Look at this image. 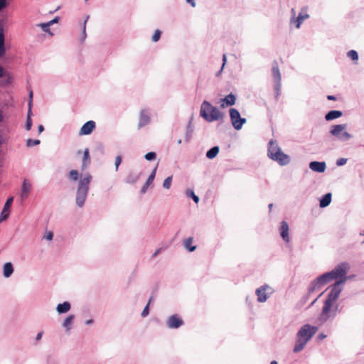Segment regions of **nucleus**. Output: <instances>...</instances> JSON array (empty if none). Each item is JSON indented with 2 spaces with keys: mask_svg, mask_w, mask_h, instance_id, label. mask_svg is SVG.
<instances>
[{
  "mask_svg": "<svg viewBox=\"0 0 364 364\" xmlns=\"http://www.w3.org/2000/svg\"><path fill=\"white\" fill-rule=\"evenodd\" d=\"M89 18V16H87L83 23L82 25V41H84L86 38L87 34H86V23Z\"/></svg>",
  "mask_w": 364,
  "mask_h": 364,
  "instance_id": "nucleus-42",
  "label": "nucleus"
},
{
  "mask_svg": "<svg viewBox=\"0 0 364 364\" xmlns=\"http://www.w3.org/2000/svg\"><path fill=\"white\" fill-rule=\"evenodd\" d=\"M273 292L274 290L270 286L264 284L256 289L255 294L257 296V301L263 303L268 299Z\"/></svg>",
  "mask_w": 364,
  "mask_h": 364,
  "instance_id": "nucleus-9",
  "label": "nucleus"
},
{
  "mask_svg": "<svg viewBox=\"0 0 364 364\" xmlns=\"http://www.w3.org/2000/svg\"><path fill=\"white\" fill-rule=\"evenodd\" d=\"M313 292H309V287L308 288V291L307 293L304 295L302 296V298L300 300V304L301 306L304 305L309 299V297H310V295L312 294Z\"/></svg>",
  "mask_w": 364,
  "mask_h": 364,
  "instance_id": "nucleus-37",
  "label": "nucleus"
},
{
  "mask_svg": "<svg viewBox=\"0 0 364 364\" xmlns=\"http://www.w3.org/2000/svg\"><path fill=\"white\" fill-rule=\"evenodd\" d=\"M28 102H31V104L33 105V91L31 90L29 92V100Z\"/></svg>",
  "mask_w": 364,
  "mask_h": 364,
  "instance_id": "nucleus-56",
  "label": "nucleus"
},
{
  "mask_svg": "<svg viewBox=\"0 0 364 364\" xmlns=\"http://www.w3.org/2000/svg\"><path fill=\"white\" fill-rule=\"evenodd\" d=\"M149 304H148L143 309L141 315L142 317H146L149 315Z\"/></svg>",
  "mask_w": 364,
  "mask_h": 364,
  "instance_id": "nucleus-48",
  "label": "nucleus"
},
{
  "mask_svg": "<svg viewBox=\"0 0 364 364\" xmlns=\"http://www.w3.org/2000/svg\"><path fill=\"white\" fill-rule=\"evenodd\" d=\"M14 269L11 262H6L3 266V275L6 278L10 277L14 273Z\"/></svg>",
  "mask_w": 364,
  "mask_h": 364,
  "instance_id": "nucleus-25",
  "label": "nucleus"
},
{
  "mask_svg": "<svg viewBox=\"0 0 364 364\" xmlns=\"http://www.w3.org/2000/svg\"><path fill=\"white\" fill-rule=\"evenodd\" d=\"M346 124L333 125L330 134L341 141H347L352 138V135L346 132Z\"/></svg>",
  "mask_w": 364,
  "mask_h": 364,
  "instance_id": "nucleus-5",
  "label": "nucleus"
},
{
  "mask_svg": "<svg viewBox=\"0 0 364 364\" xmlns=\"http://www.w3.org/2000/svg\"><path fill=\"white\" fill-rule=\"evenodd\" d=\"M71 309V304L68 301H64L56 306V311L59 314H65Z\"/></svg>",
  "mask_w": 364,
  "mask_h": 364,
  "instance_id": "nucleus-23",
  "label": "nucleus"
},
{
  "mask_svg": "<svg viewBox=\"0 0 364 364\" xmlns=\"http://www.w3.org/2000/svg\"><path fill=\"white\" fill-rule=\"evenodd\" d=\"M161 250L160 249H158L157 250H156V252L153 254V257H155L158 255V254L160 252Z\"/></svg>",
  "mask_w": 364,
  "mask_h": 364,
  "instance_id": "nucleus-62",
  "label": "nucleus"
},
{
  "mask_svg": "<svg viewBox=\"0 0 364 364\" xmlns=\"http://www.w3.org/2000/svg\"><path fill=\"white\" fill-rule=\"evenodd\" d=\"M184 324V321L178 314H173L166 320V326L170 329H176Z\"/></svg>",
  "mask_w": 364,
  "mask_h": 364,
  "instance_id": "nucleus-10",
  "label": "nucleus"
},
{
  "mask_svg": "<svg viewBox=\"0 0 364 364\" xmlns=\"http://www.w3.org/2000/svg\"><path fill=\"white\" fill-rule=\"evenodd\" d=\"M90 155H89V150L88 149H86L84 151L83 154V163L82 166H85V161L89 159Z\"/></svg>",
  "mask_w": 364,
  "mask_h": 364,
  "instance_id": "nucleus-45",
  "label": "nucleus"
},
{
  "mask_svg": "<svg viewBox=\"0 0 364 364\" xmlns=\"http://www.w3.org/2000/svg\"><path fill=\"white\" fill-rule=\"evenodd\" d=\"M46 240L50 241L53 238V233L51 231H47L43 237Z\"/></svg>",
  "mask_w": 364,
  "mask_h": 364,
  "instance_id": "nucleus-44",
  "label": "nucleus"
},
{
  "mask_svg": "<svg viewBox=\"0 0 364 364\" xmlns=\"http://www.w3.org/2000/svg\"><path fill=\"white\" fill-rule=\"evenodd\" d=\"M92 179V175L89 173H86L78 181L75 196V203L79 208H82L85 205Z\"/></svg>",
  "mask_w": 364,
  "mask_h": 364,
  "instance_id": "nucleus-3",
  "label": "nucleus"
},
{
  "mask_svg": "<svg viewBox=\"0 0 364 364\" xmlns=\"http://www.w3.org/2000/svg\"><path fill=\"white\" fill-rule=\"evenodd\" d=\"M32 185L31 182L27 180L24 179L22 183L21 193H20V197L22 200L28 198L30 192L31 191Z\"/></svg>",
  "mask_w": 364,
  "mask_h": 364,
  "instance_id": "nucleus-15",
  "label": "nucleus"
},
{
  "mask_svg": "<svg viewBox=\"0 0 364 364\" xmlns=\"http://www.w3.org/2000/svg\"><path fill=\"white\" fill-rule=\"evenodd\" d=\"M347 161H348V159L346 158H340V159H337L336 164L338 166H342L346 164Z\"/></svg>",
  "mask_w": 364,
  "mask_h": 364,
  "instance_id": "nucleus-43",
  "label": "nucleus"
},
{
  "mask_svg": "<svg viewBox=\"0 0 364 364\" xmlns=\"http://www.w3.org/2000/svg\"><path fill=\"white\" fill-rule=\"evenodd\" d=\"M219 151H220L219 146H215L210 148L206 152V157L209 159H213L218 154Z\"/></svg>",
  "mask_w": 364,
  "mask_h": 364,
  "instance_id": "nucleus-30",
  "label": "nucleus"
},
{
  "mask_svg": "<svg viewBox=\"0 0 364 364\" xmlns=\"http://www.w3.org/2000/svg\"><path fill=\"white\" fill-rule=\"evenodd\" d=\"M96 127V124L94 121L90 120L85 122L81 129H80L79 134L80 135H88L90 134L92 131L95 129Z\"/></svg>",
  "mask_w": 364,
  "mask_h": 364,
  "instance_id": "nucleus-17",
  "label": "nucleus"
},
{
  "mask_svg": "<svg viewBox=\"0 0 364 364\" xmlns=\"http://www.w3.org/2000/svg\"><path fill=\"white\" fill-rule=\"evenodd\" d=\"M6 53L5 47V34L4 29L1 24H0V58H2Z\"/></svg>",
  "mask_w": 364,
  "mask_h": 364,
  "instance_id": "nucleus-22",
  "label": "nucleus"
},
{
  "mask_svg": "<svg viewBox=\"0 0 364 364\" xmlns=\"http://www.w3.org/2000/svg\"><path fill=\"white\" fill-rule=\"evenodd\" d=\"M43 333V331L38 332L37 333V335H36V341H40L41 339V338H42Z\"/></svg>",
  "mask_w": 364,
  "mask_h": 364,
  "instance_id": "nucleus-53",
  "label": "nucleus"
},
{
  "mask_svg": "<svg viewBox=\"0 0 364 364\" xmlns=\"http://www.w3.org/2000/svg\"><path fill=\"white\" fill-rule=\"evenodd\" d=\"M271 160L277 162L279 166H284L289 164L291 161L290 156L284 154L282 150L279 152L274 153Z\"/></svg>",
  "mask_w": 364,
  "mask_h": 364,
  "instance_id": "nucleus-11",
  "label": "nucleus"
},
{
  "mask_svg": "<svg viewBox=\"0 0 364 364\" xmlns=\"http://www.w3.org/2000/svg\"><path fill=\"white\" fill-rule=\"evenodd\" d=\"M171 182H172V176L167 177L163 183V187L166 189H169L171 187Z\"/></svg>",
  "mask_w": 364,
  "mask_h": 364,
  "instance_id": "nucleus-40",
  "label": "nucleus"
},
{
  "mask_svg": "<svg viewBox=\"0 0 364 364\" xmlns=\"http://www.w3.org/2000/svg\"><path fill=\"white\" fill-rule=\"evenodd\" d=\"M38 132L41 133L44 131V127L42 124H41L38 126Z\"/></svg>",
  "mask_w": 364,
  "mask_h": 364,
  "instance_id": "nucleus-57",
  "label": "nucleus"
},
{
  "mask_svg": "<svg viewBox=\"0 0 364 364\" xmlns=\"http://www.w3.org/2000/svg\"><path fill=\"white\" fill-rule=\"evenodd\" d=\"M231 123L236 130L242 129L244 124L247 120L245 118H242L239 111L235 108H230L229 110Z\"/></svg>",
  "mask_w": 364,
  "mask_h": 364,
  "instance_id": "nucleus-8",
  "label": "nucleus"
},
{
  "mask_svg": "<svg viewBox=\"0 0 364 364\" xmlns=\"http://www.w3.org/2000/svg\"><path fill=\"white\" fill-rule=\"evenodd\" d=\"M326 337V335H325L324 333H320L318 336V338L320 340L324 339Z\"/></svg>",
  "mask_w": 364,
  "mask_h": 364,
  "instance_id": "nucleus-58",
  "label": "nucleus"
},
{
  "mask_svg": "<svg viewBox=\"0 0 364 364\" xmlns=\"http://www.w3.org/2000/svg\"><path fill=\"white\" fill-rule=\"evenodd\" d=\"M332 280L333 279L330 272L320 275L311 282L309 285V292H314Z\"/></svg>",
  "mask_w": 364,
  "mask_h": 364,
  "instance_id": "nucleus-6",
  "label": "nucleus"
},
{
  "mask_svg": "<svg viewBox=\"0 0 364 364\" xmlns=\"http://www.w3.org/2000/svg\"><path fill=\"white\" fill-rule=\"evenodd\" d=\"M347 56L353 60H358V52L355 50H350L347 53Z\"/></svg>",
  "mask_w": 364,
  "mask_h": 364,
  "instance_id": "nucleus-36",
  "label": "nucleus"
},
{
  "mask_svg": "<svg viewBox=\"0 0 364 364\" xmlns=\"http://www.w3.org/2000/svg\"><path fill=\"white\" fill-rule=\"evenodd\" d=\"M94 321L92 319H88L85 321V324L86 325H90L92 323H93Z\"/></svg>",
  "mask_w": 364,
  "mask_h": 364,
  "instance_id": "nucleus-59",
  "label": "nucleus"
},
{
  "mask_svg": "<svg viewBox=\"0 0 364 364\" xmlns=\"http://www.w3.org/2000/svg\"><path fill=\"white\" fill-rule=\"evenodd\" d=\"M193 132H194V125L192 122V119H191L186 126V134H185V140L186 142H189V141L191 139V138L193 136Z\"/></svg>",
  "mask_w": 364,
  "mask_h": 364,
  "instance_id": "nucleus-24",
  "label": "nucleus"
},
{
  "mask_svg": "<svg viewBox=\"0 0 364 364\" xmlns=\"http://www.w3.org/2000/svg\"><path fill=\"white\" fill-rule=\"evenodd\" d=\"M342 115L343 112L340 110H331L325 115V119L326 121H331L339 118Z\"/></svg>",
  "mask_w": 364,
  "mask_h": 364,
  "instance_id": "nucleus-26",
  "label": "nucleus"
},
{
  "mask_svg": "<svg viewBox=\"0 0 364 364\" xmlns=\"http://www.w3.org/2000/svg\"><path fill=\"white\" fill-rule=\"evenodd\" d=\"M200 115L208 122L223 119L224 117V114L207 100H204L201 104Z\"/></svg>",
  "mask_w": 364,
  "mask_h": 364,
  "instance_id": "nucleus-4",
  "label": "nucleus"
},
{
  "mask_svg": "<svg viewBox=\"0 0 364 364\" xmlns=\"http://www.w3.org/2000/svg\"><path fill=\"white\" fill-rule=\"evenodd\" d=\"M28 113H27L26 119H29V118L31 119V117L33 115L31 102H28Z\"/></svg>",
  "mask_w": 364,
  "mask_h": 364,
  "instance_id": "nucleus-46",
  "label": "nucleus"
},
{
  "mask_svg": "<svg viewBox=\"0 0 364 364\" xmlns=\"http://www.w3.org/2000/svg\"><path fill=\"white\" fill-rule=\"evenodd\" d=\"M279 230L283 240L287 243L289 242L290 241V237L289 235V225L286 221L283 220L280 223V227Z\"/></svg>",
  "mask_w": 364,
  "mask_h": 364,
  "instance_id": "nucleus-16",
  "label": "nucleus"
},
{
  "mask_svg": "<svg viewBox=\"0 0 364 364\" xmlns=\"http://www.w3.org/2000/svg\"><path fill=\"white\" fill-rule=\"evenodd\" d=\"M151 122L149 112L146 109H141L139 114V129L145 127Z\"/></svg>",
  "mask_w": 364,
  "mask_h": 364,
  "instance_id": "nucleus-13",
  "label": "nucleus"
},
{
  "mask_svg": "<svg viewBox=\"0 0 364 364\" xmlns=\"http://www.w3.org/2000/svg\"><path fill=\"white\" fill-rule=\"evenodd\" d=\"M309 168L316 173H323L326 169V164L325 161H314L310 162Z\"/></svg>",
  "mask_w": 364,
  "mask_h": 364,
  "instance_id": "nucleus-19",
  "label": "nucleus"
},
{
  "mask_svg": "<svg viewBox=\"0 0 364 364\" xmlns=\"http://www.w3.org/2000/svg\"><path fill=\"white\" fill-rule=\"evenodd\" d=\"M317 331V326L310 324L303 325L296 333L293 352L296 353L301 351Z\"/></svg>",
  "mask_w": 364,
  "mask_h": 364,
  "instance_id": "nucleus-2",
  "label": "nucleus"
},
{
  "mask_svg": "<svg viewBox=\"0 0 364 364\" xmlns=\"http://www.w3.org/2000/svg\"><path fill=\"white\" fill-rule=\"evenodd\" d=\"M220 102L221 108L232 106L236 102V95L232 93H230L226 95L224 98L220 99Z\"/></svg>",
  "mask_w": 364,
  "mask_h": 364,
  "instance_id": "nucleus-18",
  "label": "nucleus"
},
{
  "mask_svg": "<svg viewBox=\"0 0 364 364\" xmlns=\"http://www.w3.org/2000/svg\"><path fill=\"white\" fill-rule=\"evenodd\" d=\"M41 141L39 139H28L26 140V146L28 147H31L33 146H36L40 144Z\"/></svg>",
  "mask_w": 364,
  "mask_h": 364,
  "instance_id": "nucleus-38",
  "label": "nucleus"
},
{
  "mask_svg": "<svg viewBox=\"0 0 364 364\" xmlns=\"http://www.w3.org/2000/svg\"><path fill=\"white\" fill-rule=\"evenodd\" d=\"M31 127H32V119L29 118V119H26V129L27 131H29L31 129Z\"/></svg>",
  "mask_w": 364,
  "mask_h": 364,
  "instance_id": "nucleus-50",
  "label": "nucleus"
},
{
  "mask_svg": "<svg viewBox=\"0 0 364 364\" xmlns=\"http://www.w3.org/2000/svg\"><path fill=\"white\" fill-rule=\"evenodd\" d=\"M161 35V31L159 29H156L155 31L154 35L152 36V38H151L152 41L157 42L160 39Z\"/></svg>",
  "mask_w": 364,
  "mask_h": 364,
  "instance_id": "nucleus-41",
  "label": "nucleus"
},
{
  "mask_svg": "<svg viewBox=\"0 0 364 364\" xmlns=\"http://www.w3.org/2000/svg\"><path fill=\"white\" fill-rule=\"evenodd\" d=\"M75 319V315L70 314L68 316L63 322V326L66 331H70L72 328V323Z\"/></svg>",
  "mask_w": 364,
  "mask_h": 364,
  "instance_id": "nucleus-29",
  "label": "nucleus"
},
{
  "mask_svg": "<svg viewBox=\"0 0 364 364\" xmlns=\"http://www.w3.org/2000/svg\"><path fill=\"white\" fill-rule=\"evenodd\" d=\"M291 13H292V16L291 18L290 23L291 24L296 23V28H299L301 25V23H302V22L305 19H307L309 17V14H303L302 12H300L298 16L296 18L295 17L296 12H295V10L294 9H291Z\"/></svg>",
  "mask_w": 364,
  "mask_h": 364,
  "instance_id": "nucleus-12",
  "label": "nucleus"
},
{
  "mask_svg": "<svg viewBox=\"0 0 364 364\" xmlns=\"http://www.w3.org/2000/svg\"><path fill=\"white\" fill-rule=\"evenodd\" d=\"M9 5L7 0H0V11L5 9Z\"/></svg>",
  "mask_w": 364,
  "mask_h": 364,
  "instance_id": "nucleus-49",
  "label": "nucleus"
},
{
  "mask_svg": "<svg viewBox=\"0 0 364 364\" xmlns=\"http://www.w3.org/2000/svg\"><path fill=\"white\" fill-rule=\"evenodd\" d=\"M68 177L71 181H77L79 178V172L77 170H71L68 173Z\"/></svg>",
  "mask_w": 364,
  "mask_h": 364,
  "instance_id": "nucleus-35",
  "label": "nucleus"
},
{
  "mask_svg": "<svg viewBox=\"0 0 364 364\" xmlns=\"http://www.w3.org/2000/svg\"><path fill=\"white\" fill-rule=\"evenodd\" d=\"M37 26L38 27H40L41 28V29L45 32V33H48V34H50V36H53V33L50 31V24L48 23V22H46V23H38L37 24Z\"/></svg>",
  "mask_w": 364,
  "mask_h": 364,
  "instance_id": "nucleus-33",
  "label": "nucleus"
},
{
  "mask_svg": "<svg viewBox=\"0 0 364 364\" xmlns=\"http://www.w3.org/2000/svg\"><path fill=\"white\" fill-rule=\"evenodd\" d=\"M186 196L188 198H192L196 203L199 202V197L196 196L192 189H187L186 191Z\"/></svg>",
  "mask_w": 364,
  "mask_h": 364,
  "instance_id": "nucleus-32",
  "label": "nucleus"
},
{
  "mask_svg": "<svg viewBox=\"0 0 364 364\" xmlns=\"http://www.w3.org/2000/svg\"><path fill=\"white\" fill-rule=\"evenodd\" d=\"M350 267L349 263L343 262L336 265L333 269L330 271L333 279H335L336 282L329 287L330 291L323 302L321 310V316L323 321H326L329 317L330 309L333 304L338 299L343 290V286L348 279L346 274Z\"/></svg>",
  "mask_w": 364,
  "mask_h": 364,
  "instance_id": "nucleus-1",
  "label": "nucleus"
},
{
  "mask_svg": "<svg viewBox=\"0 0 364 364\" xmlns=\"http://www.w3.org/2000/svg\"><path fill=\"white\" fill-rule=\"evenodd\" d=\"M321 294H320L318 295V296H317L316 299H314L311 302V304H309V307H311V306H313V305L316 302L317 299H318V297H319V296H321Z\"/></svg>",
  "mask_w": 364,
  "mask_h": 364,
  "instance_id": "nucleus-55",
  "label": "nucleus"
},
{
  "mask_svg": "<svg viewBox=\"0 0 364 364\" xmlns=\"http://www.w3.org/2000/svg\"><path fill=\"white\" fill-rule=\"evenodd\" d=\"M272 73L274 80V89L275 92V98L277 100L279 98V96L280 95V91L282 87V77L277 62H274L272 65Z\"/></svg>",
  "mask_w": 364,
  "mask_h": 364,
  "instance_id": "nucleus-7",
  "label": "nucleus"
},
{
  "mask_svg": "<svg viewBox=\"0 0 364 364\" xmlns=\"http://www.w3.org/2000/svg\"><path fill=\"white\" fill-rule=\"evenodd\" d=\"M183 246L190 252L196 250V246L193 245V238L192 237H189L183 241Z\"/></svg>",
  "mask_w": 364,
  "mask_h": 364,
  "instance_id": "nucleus-28",
  "label": "nucleus"
},
{
  "mask_svg": "<svg viewBox=\"0 0 364 364\" xmlns=\"http://www.w3.org/2000/svg\"><path fill=\"white\" fill-rule=\"evenodd\" d=\"M186 1L192 7H196V4L195 0H186Z\"/></svg>",
  "mask_w": 364,
  "mask_h": 364,
  "instance_id": "nucleus-52",
  "label": "nucleus"
},
{
  "mask_svg": "<svg viewBox=\"0 0 364 364\" xmlns=\"http://www.w3.org/2000/svg\"><path fill=\"white\" fill-rule=\"evenodd\" d=\"M158 164L156 166V167L152 170L151 173L149 176L146 183L144 184L142 188H141V193L144 194L146 192L148 187L153 183L155 176L157 170Z\"/></svg>",
  "mask_w": 364,
  "mask_h": 364,
  "instance_id": "nucleus-21",
  "label": "nucleus"
},
{
  "mask_svg": "<svg viewBox=\"0 0 364 364\" xmlns=\"http://www.w3.org/2000/svg\"><path fill=\"white\" fill-rule=\"evenodd\" d=\"M46 364H59V359L55 355H49L46 358Z\"/></svg>",
  "mask_w": 364,
  "mask_h": 364,
  "instance_id": "nucleus-34",
  "label": "nucleus"
},
{
  "mask_svg": "<svg viewBox=\"0 0 364 364\" xmlns=\"http://www.w3.org/2000/svg\"><path fill=\"white\" fill-rule=\"evenodd\" d=\"M5 142L3 136L0 134V146H1Z\"/></svg>",
  "mask_w": 364,
  "mask_h": 364,
  "instance_id": "nucleus-61",
  "label": "nucleus"
},
{
  "mask_svg": "<svg viewBox=\"0 0 364 364\" xmlns=\"http://www.w3.org/2000/svg\"><path fill=\"white\" fill-rule=\"evenodd\" d=\"M334 304H335V302L333 304V306H332V307L330 309L329 317L326 321L323 320L322 316H321V314H320L319 320L322 323L326 322L331 317H335L336 316V315L337 314V311H338V304L334 306Z\"/></svg>",
  "mask_w": 364,
  "mask_h": 364,
  "instance_id": "nucleus-31",
  "label": "nucleus"
},
{
  "mask_svg": "<svg viewBox=\"0 0 364 364\" xmlns=\"http://www.w3.org/2000/svg\"><path fill=\"white\" fill-rule=\"evenodd\" d=\"M144 158L147 161H153L156 158V154L154 151H150L145 154Z\"/></svg>",
  "mask_w": 364,
  "mask_h": 364,
  "instance_id": "nucleus-39",
  "label": "nucleus"
},
{
  "mask_svg": "<svg viewBox=\"0 0 364 364\" xmlns=\"http://www.w3.org/2000/svg\"><path fill=\"white\" fill-rule=\"evenodd\" d=\"M122 163V156L120 155L117 156L115 159V170H118V167Z\"/></svg>",
  "mask_w": 364,
  "mask_h": 364,
  "instance_id": "nucleus-47",
  "label": "nucleus"
},
{
  "mask_svg": "<svg viewBox=\"0 0 364 364\" xmlns=\"http://www.w3.org/2000/svg\"><path fill=\"white\" fill-rule=\"evenodd\" d=\"M4 75V68L0 66V77H3Z\"/></svg>",
  "mask_w": 364,
  "mask_h": 364,
  "instance_id": "nucleus-63",
  "label": "nucleus"
},
{
  "mask_svg": "<svg viewBox=\"0 0 364 364\" xmlns=\"http://www.w3.org/2000/svg\"><path fill=\"white\" fill-rule=\"evenodd\" d=\"M282 149L278 145L276 140L270 139L268 142V149H267V156L271 159L272 157V154L276 152H279Z\"/></svg>",
  "mask_w": 364,
  "mask_h": 364,
  "instance_id": "nucleus-20",
  "label": "nucleus"
},
{
  "mask_svg": "<svg viewBox=\"0 0 364 364\" xmlns=\"http://www.w3.org/2000/svg\"><path fill=\"white\" fill-rule=\"evenodd\" d=\"M13 200L14 198L10 197L6 200V203H4L3 210L0 215V223L6 220L9 218L10 214V208L12 205Z\"/></svg>",
  "mask_w": 364,
  "mask_h": 364,
  "instance_id": "nucleus-14",
  "label": "nucleus"
},
{
  "mask_svg": "<svg viewBox=\"0 0 364 364\" xmlns=\"http://www.w3.org/2000/svg\"><path fill=\"white\" fill-rule=\"evenodd\" d=\"M138 179V177H135L134 178H130L129 177V178L127 179V183H135Z\"/></svg>",
  "mask_w": 364,
  "mask_h": 364,
  "instance_id": "nucleus-54",
  "label": "nucleus"
},
{
  "mask_svg": "<svg viewBox=\"0 0 364 364\" xmlns=\"http://www.w3.org/2000/svg\"><path fill=\"white\" fill-rule=\"evenodd\" d=\"M332 194L331 193H326L320 199L319 206L321 208L327 207L331 202Z\"/></svg>",
  "mask_w": 364,
  "mask_h": 364,
  "instance_id": "nucleus-27",
  "label": "nucleus"
},
{
  "mask_svg": "<svg viewBox=\"0 0 364 364\" xmlns=\"http://www.w3.org/2000/svg\"><path fill=\"white\" fill-rule=\"evenodd\" d=\"M327 99L329 100H336V97L333 96V95H328L327 96Z\"/></svg>",
  "mask_w": 364,
  "mask_h": 364,
  "instance_id": "nucleus-60",
  "label": "nucleus"
},
{
  "mask_svg": "<svg viewBox=\"0 0 364 364\" xmlns=\"http://www.w3.org/2000/svg\"><path fill=\"white\" fill-rule=\"evenodd\" d=\"M59 20H60V18L58 16H56L53 20L48 21V23L50 24V26H52L54 23H58L59 21Z\"/></svg>",
  "mask_w": 364,
  "mask_h": 364,
  "instance_id": "nucleus-51",
  "label": "nucleus"
},
{
  "mask_svg": "<svg viewBox=\"0 0 364 364\" xmlns=\"http://www.w3.org/2000/svg\"><path fill=\"white\" fill-rule=\"evenodd\" d=\"M3 119H4L3 113H2V111L0 109V122H2Z\"/></svg>",
  "mask_w": 364,
  "mask_h": 364,
  "instance_id": "nucleus-64",
  "label": "nucleus"
}]
</instances>
